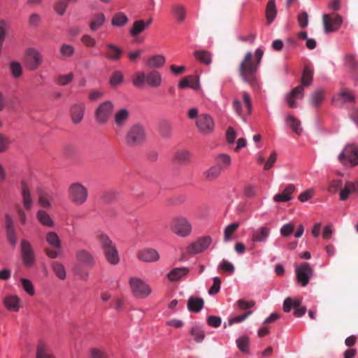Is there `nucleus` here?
Masks as SVG:
<instances>
[{"label": "nucleus", "mask_w": 358, "mask_h": 358, "mask_svg": "<svg viewBox=\"0 0 358 358\" xmlns=\"http://www.w3.org/2000/svg\"><path fill=\"white\" fill-rule=\"evenodd\" d=\"M263 55L264 51L260 48H257L254 54L248 52L238 66L239 76L252 88L259 87L257 73Z\"/></svg>", "instance_id": "f257e3e1"}, {"label": "nucleus", "mask_w": 358, "mask_h": 358, "mask_svg": "<svg viewBox=\"0 0 358 358\" xmlns=\"http://www.w3.org/2000/svg\"><path fill=\"white\" fill-rule=\"evenodd\" d=\"M96 238L100 245L106 261L111 265L120 263V257L115 244L110 237L103 232H98Z\"/></svg>", "instance_id": "f03ea898"}, {"label": "nucleus", "mask_w": 358, "mask_h": 358, "mask_svg": "<svg viewBox=\"0 0 358 358\" xmlns=\"http://www.w3.org/2000/svg\"><path fill=\"white\" fill-rule=\"evenodd\" d=\"M313 71L308 66H304L302 77L301 85L294 87L289 94L287 95V102L289 107L296 108L297 104L294 99H301L303 97V87L309 86L313 81Z\"/></svg>", "instance_id": "7ed1b4c3"}, {"label": "nucleus", "mask_w": 358, "mask_h": 358, "mask_svg": "<svg viewBox=\"0 0 358 358\" xmlns=\"http://www.w3.org/2000/svg\"><path fill=\"white\" fill-rule=\"evenodd\" d=\"M145 130L144 127L139 124L131 126L125 136V143L130 147L140 146L145 141Z\"/></svg>", "instance_id": "20e7f679"}, {"label": "nucleus", "mask_w": 358, "mask_h": 358, "mask_svg": "<svg viewBox=\"0 0 358 358\" xmlns=\"http://www.w3.org/2000/svg\"><path fill=\"white\" fill-rule=\"evenodd\" d=\"M69 199L77 206L84 204L88 198V190L85 186L79 182L71 183L68 189Z\"/></svg>", "instance_id": "39448f33"}, {"label": "nucleus", "mask_w": 358, "mask_h": 358, "mask_svg": "<svg viewBox=\"0 0 358 358\" xmlns=\"http://www.w3.org/2000/svg\"><path fill=\"white\" fill-rule=\"evenodd\" d=\"M345 166L352 167L358 164V147L355 144L347 145L338 157Z\"/></svg>", "instance_id": "423d86ee"}, {"label": "nucleus", "mask_w": 358, "mask_h": 358, "mask_svg": "<svg viewBox=\"0 0 358 358\" xmlns=\"http://www.w3.org/2000/svg\"><path fill=\"white\" fill-rule=\"evenodd\" d=\"M129 283L132 294L137 298H146L152 292L151 287L149 285L141 278L131 277L129 278Z\"/></svg>", "instance_id": "0eeeda50"}, {"label": "nucleus", "mask_w": 358, "mask_h": 358, "mask_svg": "<svg viewBox=\"0 0 358 358\" xmlns=\"http://www.w3.org/2000/svg\"><path fill=\"white\" fill-rule=\"evenodd\" d=\"M171 229L180 237H187L192 232V224L185 217H174L171 223Z\"/></svg>", "instance_id": "6e6552de"}, {"label": "nucleus", "mask_w": 358, "mask_h": 358, "mask_svg": "<svg viewBox=\"0 0 358 358\" xmlns=\"http://www.w3.org/2000/svg\"><path fill=\"white\" fill-rule=\"evenodd\" d=\"M114 109V104L111 101H105L101 103L94 112L96 121L100 124H106Z\"/></svg>", "instance_id": "1a4fd4ad"}, {"label": "nucleus", "mask_w": 358, "mask_h": 358, "mask_svg": "<svg viewBox=\"0 0 358 358\" xmlns=\"http://www.w3.org/2000/svg\"><path fill=\"white\" fill-rule=\"evenodd\" d=\"M196 127L203 134H209L215 129V123L210 115L206 113L200 114L196 120Z\"/></svg>", "instance_id": "9d476101"}, {"label": "nucleus", "mask_w": 358, "mask_h": 358, "mask_svg": "<svg viewBox=\"0 0 358 358\" xmlns=\"http://www.w3.org/2000/svg\"><path fill=\"white\" fill-rule=\"evenodd\" d=\"M324 31L326 33L337 31L342 24L343 19L336 13L324 14L322 16Z\"/></svg>", "instance_id": "9b49d317"}, {"label": "nucleus", "mask_w": 358, "mask_h": 358, "mask_svg": "<svg viewBox=\"0 0 358 358\" xmlns=\"http://www.w3.org/2000/svg\"><path fill=\"white\" fill-rule=\"evenodd\" d=\"M212 241L213 239L210 236L200 237L187 246V252L189 255L201 253L210 246Z\"/></svg>", "instance_id": "f8f14e48"}, {"label": "nucleus", "mask_w": 358, "mask_h": 358, "mask_svg": "<svg viewBox=\"0 0 358 358\" xmlns=\"http://www.w3.org/2000/svg\"><path fill=\"white\" fill-rule=\"evenodd\" d=\"M22 259L27 267H31L35 264V254L33 247L27 240H22L20 244Z\"/></svg>", "instance_id": "ddd939ff"}, {"label": "nucleus", "mask_w": 358, "mask_h": 358, "mask_svg": "<svg viewBox=\"0 0 358 358\" xmlns=\"http://www.w3.org/2000/svg\"><path fill=\"white\" fill-rule=\"evenodd\" d=\"M296 279L303 287L306 286L313 275V270L307 262L302 263L296 268Z\"/></svg>", "instance_id": "4468645a"}, {"label": "nucleus", "mask_w": 358, "mask_h": 358, "mask_svg": "<svg viewBox=\"0 0 358 358\" xmlns=\"http://www.w3.org/2000/svg\"><path fill=\"white\" fill-rule=\"evenodd\" d=\"M76 259L81 265L92 268L96 265V259L93 254L86 249H78L75 254Z\"/></svg>", "instance_id": "2eb2a0df"}, {"label": "nucleus", "mask_w": 358, "mask_h": 358, "mask_svg": "<svg viewBox=\"0 0 358 358\" xmlns=\"http://www.w3.org/2000/svg\"><path fill=\"white\" fill-rule=\"evenodd\" d=\"M27 66L31 71L37 69L43 63V57L36 49H28L27 51Z\"/></svg>", "instance_id": "dca6fc26"}, {"label": "nucleus", "mask_w": 358, "mask_h": 358, "mask_svg": "<svg viewBox=\"0 0 358 358\" xmlns=\"http://www.w3.org/2000/svg\"><path fill=\"white\" fill-rule=\"evenodd\" d=\"M85 111V104L82 102L73 103L70 107V117L73 124L80 123L83 119Z\"/></svg>", "instance_id": "f3484780"}, {"label": "nucleus", "mask_w": 358, "mask_h": 358, "mask_svg": "<svg viewBox=\"0 0 358 358\" xmlns=\"http://www.w3.org/2000/svg\"><path fill=\"white\" fill-rule=\"evenodd\" d=\"M136 257L141 262L152 263L159 259V254L155 249L145 248L137 252Z\"/></svg>", "instance_id": "a211bd4d"}, {"label": "nucleus", "mask_w": 358, "mask_h": 358, "mask_svg": "<svg viewBox=\"0 0 358 358\" xmlns=\"http://www.w3.org/2000/svg\"><path fill=\"white\" fill-rule=\"evenodd\" d=\"M5 229L7 241L11 245L15 246L17 244L16 231L13 219L8 214L5 216Z\"/></svg>", "instance_id": "6ab92c4d"}, {"label": "nucleus", "mask_w": 358, "mask_h": 358, "mask_svg": "<svg viewBox=\"0 0 358 358\" xmlns=\"http://www.w3.org/2000/svg\"><path fill=\"white\" fill-rule=\"evenodd\" d=\"M105 46L104 55L108 59L117 62L121 58L123 50L120 48L113 43H106Z\"/></svg>", "instance_id": "aec40b11"}, {"label": "nucleus", "mask_w": 358, "mask_h": 358, "mask_svg": "<svg viewBox=\"0 0 358 358\" xmlns=\"http://www.w3.org/2000/svg\"><path fill=\"white\" fill-rule=\"evenodd\" d=\"M162 83V78L161 73L153 69L145 73V84L153 88H157Z\"/></svg>", "instance_id": "412c9836"}, {"label": "nucleus", "mask_w": 358, "mask_h": 358, "mask_svg": "<svg viewBox=\"0 0 358 358\" xmlns=\"http://www.w3.org/2000/svg\"><path fill=\"white\" fill-rule=\"evenodd\" d=\"M271 234V229L266 226H262L252 232L251 241L257 243L266 242Z\"/></svg>", "instance_id": "4be33fe9"}, {"label": "nucleus", "mask_w": 358, "mask_h": 358, "mask_svg": "<svg viewBox=\"0 0 358 358\" xmlns=\"http://www.w3.org/2000/svg\"><path fill=\"white\" fill-rule=\"evenodd\" d=\"M21 193L24 208L27 210H31L33 204V200L31 196L29 188L24 181L21 183Z\"/></svg>", "instance_id": "5701e85b"}, {"label": "nucleus", "mask_w": 358, "mask_h": 358, "mask_svg": "<svg viewBox=\"0 0 358 358\" xmlns=\"http://www.w3.org/2000/svg\"><path fill=\"white\" fill-rule=\"evenodd\" d=\"M295 190V187L292 184L286 186L284 190L274 196L273 200L275 202H286L292 199V194Z\"/></svg>", "instance_id": "b1692460"}, {"label": "nucleus", "mask_w": 358, "mask_h": 358, "mask_svg": "<svg viewBox=\"0 0 358 358\" xmlns=\"http://www.w3.org/2000/svg\"><path fill=\"white\" fill-rule=\"evenodd\" d=\"M221 173L222 171H220V166L213 165L203 171L202 177L203 180L207 182H212L217 180L220 176Z\"/></svg>", "instance_id": "393cba45"}, {"label": "nucleus", "mask_w": 358, "mask_h": 358, "mask_svg": "<svg viewBox=\"0 0 358 358\" xmlns=\"http://www.w3.org/2000/svg\"><path fill=\"white\" fill-rule=\"evenodd\" d=\"M129 111L126 108L118 110L114 115V121L117 127L122 128L129 117Z\"/></svg>", "instance_id": "a878e982"}, {"label": "nucleus", "mask_w": 358, "mask_h": 358, "mask_svg": "<svg viewBox=\"0 0 358 358\" xmlns=\"http://www.w3.org/2000/svg\"><path fill=\"white\" fill-rule=\"evenodd\" d=\"M106 21V17L102 13H97L93 15L92 20L89 24L90 29L92 31H95L100 29Z\"/></svg>", "instance_id": "bb28decb"}, {"label": "nucleus", "mask_w": 358, "mask_h": 358, "mask_svg": "<svg viewBox=\"0 0 358 358\" xmlns=\"http://www.w3.org/2000/svg\"><path fill=\"white\" fill-rule=\"evenodd\" d=\"M165 58L161 55H156L150 57L146 61L145 66L149 69H159L165 64Z\"/></svg>", "instance_id": "cd10ccee"}, {"label": "nucleus", "mask_w": 358, "mask_h": 358, "mask_svg": "<svg viewBox=\"0 0 358 358\" xmlns=\"http://www.w3.org/2000/svg\"><path fill=\"white\" fill-rule=\"evenodd\" d=\"M188 272L189 269L185 267L175 268L167 274V278L170 281L176 282L185 276Z\"/></svg>", "instance_id": "c85d7f7f"}, {"label": "nucleus", "mask_w": 358, "mask_h": 358, "mask_svg": "<svg viewBox=\"0 0 358 358\" xmlns=\"http://www.w3.org/2000/svg\"><path fill=\"white\" fill-rule=\"evenodd\" d=\"M266 18L268 24L272 23L277 15L275 0H269L266 6Z\"/></svg>", "instance_id": "c756f323"}, {"label": "nucleus", "mask_w": 358, "mask_h": 358, "mask_svg": "<svg viewBox=\"0 0 358 358\" xmlns=\"http://www.w3.org/2000/svg\"><path fill=\"white\" fill-rule=\"evenodd\" d=\"M203 299L190 296L187 301V308L191 312L198 313L203 308Z\"/></svg>", "instance_id": "7c9ffc66"}, {"label": "nucleus", "mask_w": 358, "mask_h": 358, "mask_svg": "<svg viewBox=\"0 0 358 358\" xmlns=\"http://www.w3.org/2000/svg\"><path fill=\"white\" fill-rule=\"evenodd\" d=\"M325 97V91L323 89H317L311 94L310 104L315 108L320 107Z\"/></svg>", "instance_id": "2f4dec72"}, {"label": "nucleus", "mask_w": 358, "mask_h": 358, "mask_svg": "<svg viewBox=\"0 0 358 358\" xmlns=\"http://www.w3.org/2000/svg\"><path fill=\"white\" fill-rule=\"evenodd\" d=\"M194 56L205 65H210L212 62V53L208 50H196L194 52Z\"/></svg>", "instance_id": "473e14b6"}, {"label": "nucleus", "mask_w": 358, "mask_h": 358, "mask_svg": "<svg viewBox=\"0 0 358 358\" xmlns=\"http://www.w3.org/2000/svg\"><path fill=\"white\" fill-rule=\"evenodd\" d=\"M215 166H220L221 171L227 169L231 164V157L227 154H220L217 155L215 157Z\"/></svg>", "instance_id": "72a5a7b5"}, {"label": "nucleus", "mask_w": 358, "mask_h": 358, "mask_svg": "<svg viewBox=\"0 0 358 358\" xmlns=\"http://www.w3.org/2000/svg\"><path fill=\"white\" fill-rule=\"evenodd\" d=\"M46 242L55 249H61L62 242L59 236L54 231L47 233L45 236Z\"/></svg>", "instance_id": "f704fd0d"}, {"label": "nucleus", "mask_w": 358, "mask_h": 358, "mask_svg": "<svg viewBox=\"0 0 358 358\" xmlns=\"http://www.w3.org/2000/svg\"><path fill=\"white\" fill-rule=\"evenodd\" d=\"M180 88L191 87L193 89H197L199 87L198 78L193 76H186L183 78L178 84Z\"/></svg>", "instance_id": "c9c22d12"}, {"label": "nucleus", "mask_w": 358, "mask_h": 358, "mask_svg": "<svg viewBox=\"0 0 358 358\" xmlns=\"http://www.w3.org/2000/svg\"><path fill=\"white\" fill-rule=\"evenodd\" d=\"M354 191H358L356 184L350 181L346 182L344 188L340 192V199L341 201L346 200L349 194Z\"/></svg>", "instance_id": "e433bc0d"}, {"label": "nucleus", "mask_w": 358, "mask_h": 358, "mask_svg": "<svg viewBox=\"0 0 358 358\" xmlns=\"http://www.w3.org/2000/svg\"><path fill=\"white\" fill-rule=\"evenodd\" d=\"M4 304L9 310L17 312L19 310V299L16 296H8L6 297Z\"/></svg>", "instance_id": "4c0bfd02"}, {"label": "nucleus", "mask_w": 358, "mask_h": 358, "mask_svg": "<svg viewBox=\"0 0 358 358\" xmlns=\"http://www.w3.org/2000/svg\"><path fill=\"white\" fill-rule=\"evenodd\" d=\"M159 133L164 138H169L173 131V125L171 122L167 120H163L159 123Z\"/></svg>", "instance_id": "58836bf2"}, {"label": "nucleus", "mask_w": 358, "mask_h": 358, "mask_svg": "<svg viewBox=\"0 0 358 358\" xmlns=\"http://www.w3.org/2000/svg\"><path fill=\"white\" fill-rule=\"evenodd\" d=\"M51 267L57 275L60 280H64L66 276V272L64 266L59 262H52L51 263Z\"/></svg>", "instance_id": "ea45409f"}, {"label": "nucleus", "mask_w": 358, "mask_h": 358, "mask_svg": "<svg viewBox=\"0 0 358 358\" xmlns=\"http://www.w3.org/2000/svg\"><path fill=\"white\" fill-rule=\"evenodd\" d=\"M287 124L292 129L296 134L300 135L303 131L301 127V122L292 115H289L286 118Z\"/></svg>", "instance_id": "a19ab883"}, {"label": "nucleus", "mask_w": 358, "mask_h": 358, "mask_svg": "<svg viewBox=\"0 0 358 358\" xmlns=\"http://www.w3.org/2000/svg\"><path fill=\"white\" fill-rule=\"evenodd\" d=\"M129 22L127 16L122 12L116 13L112 18L111 24L114 27H123Z\"/></svg>", "instance_id": "79ce46f5"}, {"label": "nucleus", "mask_w": 358, "mask_h": 358, "mask_svg": "<svg viewBox=\"0 0 358 358\" xmlns=\"http://www.w3.org/2000/svg\"><path fill=\"white\" fill-rule=\"evenodd\" d=\"M190 335L196 343H201L205 338V332L201 327L194 326L189 331Z\"/></svg>", "instance_id": "37998d69"}, {"label": "nucleus", "mask_w": 358, "mask_h": 358, "mask_svg": "<svg viewBox=\"0 0 358 358\" xmlns=\"http://www.w3.org/2000/svg\"><path fill=\"white\" fill-rule=\"evenodd\" d=\"M37 218L38 221L44 226L49 227H52L54 226L53 220L45 210H38L37 213Z\"/></svg>", "instance_id": "c03bdc74"}, {"label": "nucleus", "mask_w": 358, "mask_h": 358, "mask_svg": "<svg viewBox=\"0 0 358 358\" xmlns=\"http://www.w3.org/2000/svg\"><path fill=\"white\" fill-rule=\"evenodd\" d=\"M191 153L185 150H179L175 154V160L181 164H187L191 161Z\"/></svg>", "instance_id": "a18cd8bd"}, {"label": "nucleus", "mask_w": 358, "mask_h": 358, "mask_svg": "<svg viewBox=\"0 0 358 358\" xmlns=\"http://www.w3.org/2000/svg\"><path fill=\"white\" fill-rule=\"evenodd\" d=\"M145 29L144 20H136L133 23V26L129 30V33L133 37H136L141 34Z\"/></svg>", "instance_id": "49530a36"}, {"label": "nucleus", "mask_w": 358, "mask_h": 358, "mask_svg": "<svg viewBox=\"0 0 358 358\" xmlns=\"http://www.w3.org/2000/svg\"><path fill=\"white\" fill-rule=\"evenodd\" d=\"M239 223L234 222L227 226L224 230V242H229L232 239V235L238 229Z\"/></svg>", "instance_id": "de8ad7c7"}, {"label": "nucleus", "mask_w": 358, "mask_h": 358, "mask_svg": "<svg viewBox=\"0 0 358 358\" xmlns=\"http://www.w3.org/2000/svg\"><path fill=\"white\" fill-rule=\"evenodd\" d=\"M38 203L39 204L45 208H49L51 207V204L49 201V200L51 199V196L46 192L38 189Z\"/></svg>", "instance_id": "09e8293b"}, {"label": "nucleus", "mask_w": 358, "mask_h": 358, "mask_svg": "<svg viewBox=\"0 0 358 358\" xmlns=\"http://www.w3.org/2000/svg\"><path fill=\"white\" fill-rule=\"evenodd\" d=\"M69 3L65 0H58L54 5V10L60 16L65 14Z\"/></svg>", "instance_id": "8fccbe9b"}, {"label": "nucleus", "mask_w": 358, "mask_h": 358, "mask_svg": "<svg viewBox=\"0 0 358 358\" xmlns=\"http://www.w3.org/2000/svg\"><path fill=\"white\" fill-rule=\"evenodd\" d=\"M132 83L136 87H142L145 84V73L137 72L132 78Z\"/></svg>", "instance_id": "3c124183"}, {"label": "nucleus", "mask_w": 358, "mask_h": 358, "mask_svg": "<svg viewBox=\"0 0 358 358\" xmlns=\"http://www.w3.org/2000/svg\"><path fill=\"white\" fill-rule=\"evenodd\" d=\"M42 22L41 16L37 13H31L28 17V25L30 27L36 28L40 26Z\"/></svg>", "instance_id": "603ef678"}, {"label": "nucleus", "mask_w": 358, "mask_h": 358, "mask_svg": "<svg viewBox=\"0 0 358 358\" xmlns=\"http://www.w3.org/2000/svg\"><path fill=\"white\" fill-rule=\"evenodd\" d=\"M173 10L178 22H181L185 19L186 10L183 6L175 5L173 7Z\"/></svg>", "instance_id": "864d4df0"}, {"label": "nucleus", "mask_w": 358, "mask_h": 358, "mask_svg": "<svg viewBox=\"0 0 358 358\" xmlns=\"http://www.w3.org/2000/svg\"><path fill=\"white\" fill-rule=\"evenodd\" d=\"M219 271H222L229 274H232L235 271L234 266L227 260L223 259L217 267Z\"/></svg>", "instance_id": "5fc2aeb1"}, {"label": "nucleus", "mask_w": 358, "mask_h": 358, "mask_svg": "<svg viewBox=\"0 0 358 358\" xmlns=\"http://www.w3.org/2000/svg\"><path fill=\"white\" fill-rule=\"evenodd\" d=\"M236 344L238 349L242 352H248L249 347V338L247 336H242L236 340Z\"/></svg>", "instance_id": "6e6d98bb"}, {"label": "nucleus", "mask_w": 358, "mask_h": 358, "mask_svg": "<svg viewBox=\"0 0 358 358\" xmlns=\"http://www.w3.org/2000/svg\"><path fill=\"white\" fill-rule=\"evenodd\" d=\"M36 358H54L47 350L43 343H40L37 347Z\"/></svg>", "instance_id": "4d7b16f0"}, {"label": "nucleus", "mask_w": 358, "mask_h": 358, "mask_svg": "<svg viewBox=\"0 0 358 358\" xmlns=\"http://www.w3.org/2000/svg\"><path fill=\"white\" fill-rule=\"evenodd\" d=\"M60 54L63 57H71L75 52L73 46L69 44H63L60 48Z\"/></svg>", "instance_id": "13d9d810"}, {"label": "nucleus", "mask_w": 358, "mask_h": 358, "mask_svg": "<svg viewBox=\"0 0 358 358\" xmlns=\"http://www.w3.org/2000/svg\"><path fill=\"white\" fill-rule=\"evenodd\" d=\"M20 281L24 291L30 296H33L35 294V291L32 282L26 278H21Z\"/></svg>", "instance_id": "bf43d9fd"}, {"label": "nucleus", "mask_w": 358, "mask_h": 358, "mask_svg": "<svg viewBox=\"0 0 358 358\" xmlns=\"http://www.w3.org/2000/svg\"><path fill=\"white\" fill-rule=\"evenodd\" d=\"M104 96V92L101 90H93L90 91L88 99L90 102H96Z\"/></svg>", "instance_id": "052dcab7"}, {"label": "nucleus", "mask_w": 358, "mask_h": 358, "mask_svg": "<svg viewBox=\"0 0 358 358\" xmlns=\"http://www.w3.org/2000/svg\"><path fill=\"white\" fill-rule=\"evenodd\" d=\"M11 73L14 78H19L22 75V66L19 62H13L10 65Z\"/></svg>", "instance_id": "680f3d73"}, {"label": "nucleus", "mask_w": 358, "mask_h": 358, "mask_svg": "<svg viewBox=\"0 0 358 358\" xmlns=\"http://www.w3.org/2000/svg\"><path fill=\"white\" fill-rule=\"evenodd\" d=\"M73 79V74L70 73L66 75H61L57 77V83L62 86H64L70 83Z\"/></svg>", "instance_id": "e2e57ef3"}, {"label": "nucleus", "mask_w": 358, "mask_h": 358, "mask_svg": "<svg viewBox=\"0 0 358 358\" xmlns=\"http://www.w3.org/2000/svg\"><path fill=\"white\" fill-rule=\"evenodd\" d=\"M118 196V193L116 191H108L103 193L101 199L104 203H108L116 199Z\"/></svg>", "instance_id": "0e129e2a"}, {"label": "nucleus", "mask_w": 358, "mask_h": 358, "mask_svg": "<svg viewBox=\"0 0 358 358\" xmlns=\"http://www.w3.org/2000/svg\"><path fill=\"white\" fill-rule=\"evenodd\" d=\"M10 144V139L6 135L0 133V153L6 152Z\"/></svg>", "instance_id": "69168bd1"}, {"label": "nucleus", "mask_w": 358, "mask_h": 358, "mask_svg": "<svg viewBox=\"0 0 358 358\" xmlns=\"http://www.w3.org/2000/svg\"><path fill=\"white\" fill-rule=\"evenodd\" d=\"M123 81V74L120 71H115L110 80V83L113 86H116Z\"/></svg>", "instance_id": "338daca9"}, {"label": "nucleus", "mask_w": 358, "mask_h": 358, "mask_svg": "<svg viewBox=\"0 0 358 358\" xmlns=\"http://www.w3.org/2000/svg\"><path fill=\"white\" fill-rule=\"evenodd\" d=\"M91 358H108L106 353L99 348H92L90 350Z\"/></svg>", "instance_id": "774afa93"}]
</instances>
